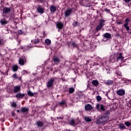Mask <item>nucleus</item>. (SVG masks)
<instances>
[{
  "label": "nucleus",
  "mask_w": 131,
  "mask_h": 131,
  "mask_svg": "<svg viewBox=\"0 0 131 131\" xmlns=\"http://www.w3.org/2000/svg\"><path fill=\"white\" fill-rule=\"evenodd\" d=\"M69 124H70V125H72L73 126H76V125L78 124V122L76 120L72 119L70 120Z\"/></svg>",
  "instance_id": "obj_8"
},
{
  "label": "nucleus",
  "mask_w": 131,
  "mask_h": 131,
  "mask_svg": "<svg viewBox=\"0 0 131 131\" xmlns=\"http://www.w3.org/2000/svg\"><path fill=\"white\" fill-rule=\"evenodd\" d=\"M56 118H57V120H59V119H60V120L63 119V117H57Z\"/></svg>",
  "instance_id": "obj_49"
},
{
  "label": "nucleus",
  "mask_w": 131,
  "mask_h": 131,
  "mask_svg": "<svg viewBox=\"0 0 131 131\" xmlns=\"http://www.w3.org/2000/svg\"><path fill=\"white\" fill-rule=\"evenodd\" d=\"M125 125H126V126H128V127L130 126V125H131L130 123H129V122L128 121H126L125 122Z\"/></svg>",
  "instance_id": "obj_40"
},
{
  "label": "nucleus",
  "mask_w": 131,
  "mask_h": 131,
  "mask_svg": "<svg viewBox=\"0 0 131 131\" xmlns=\"http://www.w3.org/2000/svg\"><path fill=\"white\" fill-rule=\"evenodd\" d=\"M106 21L103 19H101L100 20H99V25H100L101 26H104V25H105V22Z\"/></svg>",
  "instance_id": "obj_22"
},
{
  "label": "nucleus",
  "mask_w": 131,
  "mask_h": 131,
  "mask_svg": "<svg viewBox=\"0 0 131 131\" xmlns=\"http://www.w3.org/2000/svg\"><path fill=\"white\" fill-rule=\"evenodd\" d=\"M72 14V9L68 8L64 11L65 17H69Z\"/></svg>",
  "instance_id": "obj_5"
},
{
  "label": "nucleus",
  "mask_w": 131,
  "mask_h": 131,
  "mask_svg": "<svg viewBox=\"0 0 131 131\" xmlns=\"http://www.w3.org/2000/svg\"><path fill=\"white\" fill-rule=\"evenodd\" d=\"M0 23L2 25H6L8 24V21H7L6 18H3L1 20Z\"/></svg>",
  "instance_id": "obj_19"
},
{
  "label": "nucleus",
  "mask_w": 131,
  "mask_h": 131,
  "mask_svg": "<svg viewBox=\"0 0 131 131\" xmlns=\"http://www.w3.org/2000/svg\"><path fill=\"white\" fill-rule=\"evenodd\" d=\"M79 25H80V24L77 21H75L73 23V26H74V27L79 26Z\"/></svg>",
  "instance_id": "obj_28"
},
{
  "label": "nucleus",
  "mask_w": 131,
  "mask_h": 131,
  "mask_svg": "<svg viewBox=\"0 0 131 131\" xmlns=\"http://www.w3.org/2000/svg\"><path fill=\"white\" fill-rule=\"evenodd\" d=\"M3 45H5V41L4 40L0 39V46H3Z\"/></svg>",
  "instance_id": "obj_42"
},
{
  "label": "nucleus",
  "mask_w": 131,
  "mask_h": 131,
  "mask_svg": "<svg viewBox=\"0 0 131 131\" xmlns=\"http://www.w3.org/2000/svg\"><path fill=\"white\" fill-rule=\"evenodd\" d=\"M19 129H22V127H20L19 128Z\"/></svg>",
  "instance_id": "obj_52"
},
{
  "label": "nucleus",
  "mask_w": 131,
  "mask_h": 131,
  "mask_svg": "<svg viewBox=\"0 0 131 131\" xmlns=\"http://www.w3.org/2000/svg\"><path fill=\"white\" fill-rule=\"evenodd\" d=\"M50 10L52 13H55V12H56V10H57V8H56V7L51 5L50 6Z\"/></svg>",
  "instance_id": "obj_20"
},
{
  "label": "nucleus",
  "mask_w": 131,
  "mask_h": 131,
  "mask_svg": "<svg viewBox=\"0 0 131 131\" xmlns=\"http://www.w3.org/2000/svg\"><path fill=\"white\" fill-rule=\"evenodd\" d=\"M127 106L129 108H131V100L127 103Z\"/></svg>",
  "instance_id": "obj_45"
},
{
  "label": "nucleus",
  "mask_w": 131,
  "mask_h": 131,
  "mask_svg": "<svg viewBox=\"0 0 131 131\" xmlns=\"http://www.w3.org/2000/svg\"><path fill=\"white\" fill-rule=\"evenodd\" d=\"M104 11H105V12H106L107 13H110V10H109V9H107V8H105V9H104Z\"/></svg>",
  "instance_id": "obj_46"
},
{
  "label": "nucleus",
  "mask_w": 131,
  "mask_h": 131,
  "mask_svg": "<svg viewBox=\"0 0 131 131\" xmlns=\"http://www.w3.org/2000/svg\"><path fill=\"white\" fill-rule=\"evenodd\" d=\"M17 112H19V110H17Z\"/></svg>",
  "instance_id": "obj_53"
},
{
  "label": "nucleus",
  "mask_w": 131,
  "mask_h": 131,
  "mask_svg": "<svg viewBox=\"0 0 131 131\" xmlns=\"http://www.w3.org/2000/svg\"><path fill=\"white\" fill-rule=\"evenodd\" d=\"M12 77L14 79H18V76L17 75V74L15 73L13 75Z\"/></svg>",
  "instance_id": "obj_38"
},
{
  "label": "nucleus",
  "mask_w": 131,
  "mask_h": 131,
  "mask_svg": "<svg viewBox=\"0 0 131 131\" xmlns=\"http://www.w3.org/2000/svg\"><path fill=\"white\" fill-rule=\"evenodd\" d=\"M59 105H65L66 104V102L65 101H61L59 102Z\"/></svg>",
  "instance_id": "obj_41"
},
{
  "label": "nucleus",
  "mask_w": 131,
  "mask_h": 131,
  "mask_svg": "<svg viewBox=\"0 0 131 131\" xmlns=\"http://www.w3.org/2000/svg\"><path fill=\"white\" fill-rule=\"evenodd\" d=\"M84 109L86 111H90L93 109V106L90 104H85L84 106Z\"/></svg>",
  "instance_id": "obj_12"
},
{
  "label": "nucleus",
  "mask_w": 131,
  "mask_h": 131,
  "mask_svg": "<svg viewBox=\"0 0 131 131\" xmlns=\"http://www.w3.org/2000/svg\"><path fill=\"white\" fill-rule=\"evenodd\" d=\"M84 119L86 122H90V121H92V118H90L89 117H84Z\"/></svg>",
  "instance_id": "obj_26"
},
{
  "label": "nucleus",
  "mask_w": 131,
  "mask_h": 131,
  "mask_svg": "<svg viewBox=\"0 0 131 131\" xmlns=\"http://www.w3.org/2000/svg\"><path fill=\"white\" fill-rule=\"evenodd\" d=\"M117 94L119 96H124L125 95V91L123 89H120L117 91Z\"/></svg>",
  "instance_id": "obj_10"
},
{
  "label": "nucleus",
  "mask_w": 131,
  "mask_h": 131,
  "mask_svg": "<svg viewBox=\"0 0 131 131\" xmlns=\"http://www.w3.org/2000/svg\"><path fill=\"white\" fill-rule=\"evenodd\" d=\"M29 48H32V46H31V47H30Z\"/></svg>",
  "instance_id": "obj_54"
},
{
  "label": "nucleus",
  "mask_w": 131,
  "mask_h": 131,
  "mask_svg": "<svg viewBox=\"0 0 131 131\" xmlns=\"http://www.w3.org/2000/svg\"><path fill=\"white\" fill-rule=\"evenodd\" d=\"M53 61L55 64H59L60 63V59L56 56L53 57Z\"/></svg>",
  "instance_id": "obj_16"
},
{
  "label": "nucleus",
  "mask_w": 131,
  "mask_h": 131,
  "mask_svg": "<svg viewBox=\"0 0 131 131\" xmlns=\"http://www.w3.org/2000/svg\"><path fill=\"white\" fill-rule=\"evenodd\" d=\"M92 84H93L94 86H97V85H99V81H98L97 80H93L92 81Z\"/></svg>",
  "instance_id": "obj_24"
},
{
  "label": "nucleus",
  "mask_w": 131,
  "mask_h": 131,
  "mask_svg": "<svg viewBox=\"0 0 131 131\" xmlns=\"http://www.w3.org/2000/svg\"><path fill=\"white\" fill-rule=\"evenodd\" d=\"M71 46H72V48H78V45H76V43H75V42H72V43H71Z\"/></svg>",
  "instance_id": "obj_30"
},
{
  "label": "nucleus",
  "mask_w": 131,
  "mask_h": 131,
  "mask_svg": "<svg viewBox=\"0 0 131 131\" xmlns=\"http://www.w3.org/2000/svg\"><path fill=\"white\" fill-rule=\"evenodd\" d=\"M22 50H23L24 51L29 50V47L24 46V47L22 48Z\"/></svg>",
  "instance_id": "obj_37"
},
{
  "label": "nucleus",
  "mask_w": 131,
  "mask_h": 131,
  "mask_svg": "<svg viewBox=\"0 0 131 131\" xmlns=\"http://www.w3.org/2000/svg\"><path fill=\"white\" fill-rule=\"evenodd\" d=\"M56 28L59 29L58 31H60V30L62 29L64 26V24L62 22H58L56 24Z\"/></svg>",
  "instance_id": "obj_7"
},
{
  "label": "nucleus",
  "mask_w": 131,
  "mask_h": 131,
  "mask_svg": "<svg viewBox=\"0 0 131 131\" xmlns=\"http://www.w3.org/2000/svg\"><path fill=\"white\" fill-rule=\"evenodd\" d=\"M52 43V41L49 39H46L45 40V43L47 45V46H50L51 43Z\"/></svg>",
  "instance_id": "obj_27"
},
{
  "label": "nucleus",
  "mask_w": 131,
  "mask_h": 131,
  "mask_svg": "<svg viewBox=\"0 0 131 131\" xmlns=\"http://www.w3.org/2000/svg\"><path fill=\"white\" fill-rule=\"evenodd\" d=\"M106 70H107V71H108V72H107V73H110V70L108 69H106Z\"/></svg>",
  "instance_id": "obj_50"
},
{
  "label": "nucleus",
  "mask_w": 131,
  "mask_h": 131,
  "mask_svg": "<svg viewBox=\"0 0 131 131\" xmlns=\"http://www.w3.org/2000/svg\"><path fill=\"white\" fill-rule=\"evenodd\" d=\"M119 128L121 129H125V128H126V127H125V126H124V124H120Z\"/></svg>",
  "instance_id": "obj_31"
},
{
  "label": "nucleus",
  "mask_w": 131,
  "mask_h": 131,
  "mask_svg": "<svg viewBox=\"0 0 131 131\" xmlns=\"http://www.w3.org/2000/svg\"><path fill=\"white\" fill-rule=\"evenodd\" d=\"M123 59H124V57L122 56V53H116L110 56V61L111 62H114V61L119 62V61H122Z\"/></svg>",
  "instance_id": "obj_1"
},
{
  "label": "nucleus",
  "mask_w": 131,
  "mask_h": 131,
  "mask_svg": "<svg viewBox=\"0 0 131 131\" xmlns=\"http://www.w3.org/2000/svg\"><path fill=\"white\" fill-rule=\"evenodd\" d=\"M124 82L125 83H126V82H127V80H124Z\"/></svg>",
  "instance_id": "obj_51"
},
{
  "label": "nucleus",
  "mask_w": 131,
  "mask_h": 131,
  "mask_svg": "<svg viewBox=\"0 0 131 131\" xmlns=\"http://www.w3.org/2000/svg\"><path fill=\"white\" fill-rule=\"evenodd\" d=\"M21 111L23 113L27 112V111H28V108L26 107H22L21 109Z\"/></svg>",
  "instance_id": "obj_32"
},
{
  "label": "nucleus",
  "mask_w": 131,
  "mask_h": 131,
  "mask_svg": "<svg viewBox=\"0 0 131 131\" xmlns=\"http://www.w3.org/2000/svg\"><path fill=\"white\" fill-rule=\"evenodd\" d=\"M20 86H15L14 87L13 89V92H14L15 94L16 93H18V92H20Z\"/></svg>",
  "instance_id": "obj_18"
},
{
  "label": "nucleus",
  "mask_w": 131,
  "mask_h": 131,
  "mask_svg": "<svg viewBox=\"0 0 131 131\" xmlns=\"http://www.w3.org/2000/svg\"><path fill=\"white\" fill-rule=\"evenodd\" d=\"M3 14H9L11 12V8L10 7H4L3 9Z\"/></svg>",
  "instance_id": "obj_9"
},
{
  "label": "nucleus",
  "mask_w": 131,
  "mask_h": 131,
  "mask_svg": "<svg viewBox=\"0 0 131 131\" xmlns=\"http://www.w3.org/2000/svg\"><path fill=\"white\" fill-rule=\"evenodd\" d=\"M18 34H24V31L22 30H19L17 31Z\"/></svg>",
  "instance_id": "obj_36"
},
{
  "label": "nucleus",
  "mask_w": 131,
  "mask_h": 131,
  "mask_svg": "<svg viewBox=\"0 0 131 131\" xmlns=\"http://www.w3.org/2000/svg\"><path fill=\"white\" fill-rule=\"evenodd\" d=\"M96 107V109L98 110V111H105L106 110L103 104L97 103Z\"/></svg>",
  "instance_id": "obj_4"
},
{
  "label": "nucleus",
  "mask_w": 131,
  "mask_h": 131,
  "mask_svg": "<svg viewBox=\"0 0 131 131\" xmlns=\"http://www.w3.org/2000/svg\"><path fill=\"white\" fill-rule=\"evenodd\" d=\"M96 99L97 102H100V101H102V97L98 95L96 97Z\"/></svg>",
  "instance_id": "obj_34"
},
{
  "label": "nucleus",
  "mask_w": 131,
  "mask_h": 131,
  "mask_svg": "<svg viewBox=\"0 0 131 131\" xmlns=\"http://www.w3.org/2000/svg\"><path fill=\"white\" fill-rule=\"evenodd\" d=\"M130 19L128 18H126L125 22V23L124 24V27L126 28L127 31L129 30V27H128V22L130 21Z\"/></svg>",
  "instance_id": "obj_6"
},
{
  "label": "nucleus",
  "mask_w": 131,
  "mask_h": 131,
  "mask_svg": "<svg viewBox=\"0 0 131 131\" xmlns=\"http://www.w3.org/2000/svg\"><path fill=\"white\" fill-rule=\"evenodd\" d=\"M27 94L28 95V96H29L30 97H33L34 93L31 92V91H28L27 92Z\"/></svg>",
  "instance_id": "obj_29"
},
{
  "label": "nucleus",
  "mask_w": 131,
  "mask_h": 131,
  "mask_svg": "<svg viewBox=\"0 0 131 131\" xmlns=\"http://www.w3.org/2000/svg\"><path fill=\"white\" fill-rule=\"evenodd\" d=\"M70 94H72V93H74V88H70L69 89Z\"/></svg>",
  "instance_id": "obj_33"
},
{
  "label": "nucleus",
  "mask_w": 131,
  "mask_h": 131,
  "mask_svg": "<svg viewBox=\"0 0 131 131\" xmlns=\"http://www.w3.org/2000/svg\"><path fill=\"white\" fill-rule=\"evenodd\" d=\"M56 79H58V78H57V77H54L50 78L47 83V88H52V86L54 85V81H55Z\"/></svg>",
  "instance_id": "obj_3"
},
{
  "label": "nucleus",
  "mask_w": 131,
  "mask_h": 131,
  "mask_svg": "<svg viewBox=\"0 0 131 131\" xmlns=\"http://www.w3.org/2000/svg\"><path fill=\"white\" fill-rule=\"evenodd\" d=\"M125 3H129L131 0H123Z\"/></svg>",
  "instance_id": "obj_48"
},
{
  "label": "nucleus",
  "mask_w": 131,
  "mask_h": 131,
  "mask_svg": "<svg viewBox=\"0 0 131 131\" xmlns=\"http://www.w3.org/2000/svg\"><path fill=\"white\" fill-rule=\"evenodd\" d=\"M36 125L38 127H42L43 126V123L40 121H38L36 122Z\"/></svg>",
  "instance_id": "obj_17"
},
{
  "label": "nucleus",
  "mask_w": 131,
  "mask_h": 131,
  "mask_svg": "<svg viewBox=\"0 0 131 131\" xmlns=\"http://www.w3.org/2000/svg\"><path fill=\"white\" fill-rule=\"evenodd\" d=\"M15 97L16 98H18V99H22L23 97H25V94L18 93L15 95Z\"/></svg>",
  "instance_id": "obj_15"
},
{
  "label": "nucleus",
  "mask_w": 131,
  "mask_h": 131,
  "mask_svg": "<svg viewBox=\"0 0 131 131\" xmlns=\"http://www.w3.org/2000/svg\"><path fill=\"white\" fill-rule=\"evenodd\" d=\"M109 120V117L106 115L101 116L96 121L97 124H106L107 122Z\"/></svg>",
  "instance_id": "obj_2"
},
{
  "label": "nucleus",
  "mask_w": 131,
  "mask_h": 131,
  "mask_svg": "<svg viewBox=\"0 0 131 131\" xmlns=\"http://www.w3.org/2000/svg\"><path fill=\"white\" fill-rule=\"evenodd\" d=\"M11 106L16 108V107H17V104H16L15 102H12L11 104Z\"/></svg>",
  "instance_id": "obj_43"
},
{
  "label": "nucleus",
  "mask_w": 131,
  "mask_h": 131,
  "mask_svg": "<svg viewBox=\"0 0 131 131\" xmlns=\"http://www.w3.org/2000/svg\"><path fill=\"white\" fill-rule=\"evenodd\" d=\"M105 84L106 85H111L113 84V81L112 80H108L105 82Z\"/></svg>",
  "instance_id": "obj_21"
},
{
  "label": "nucleus",
  "mask_w": 131,
  "mask_h": 131,
  "mask_svg": "<svg viewBox=\"0 0 131 131\" xmlns=\"http://www.w3.org/2000/svg\"><path fill=\"white\" fill-rule=\"evenodd\" d=\"M117 24H122V21H120V20H117Z\"/></svg>",
  "instance_id": "obj_47"
},
{
  "label": "nucleus",
  "mask_w": 131,
  "mask_h": 131,
  "mask_svg": "<svg viewBox=\"0 0 131 131\" xmlns=\"http://www.w3.org/2000/svg\"><path fill=\"white\" fill-rule=\"evenodd\" d=\"M38 42H39V39H37L35 40V41H34V43L35 44L38 43Z\"/></svg>",
  "instance_id": "obj_44"
},
{
  "label": "nucleus",
  "mask_w": 131,
  "mask_h": 131,
  "mask_svg": "<svg viewBox=\"0 0 131 131\" xmlns=\"http://www.w3.org/2000/svg\"><path fill=\"white\" fill-rule=\"evenodd\" d=\"M18 66L17 65H14L13 66H12V71H13V72H16V71H17V70H18Z\"/></svg>",
  "instance_id": "obj_23"
},
{
  "label": "nucleus",
  "mask_w": 131,
  "mask_h": 131,
  "mask_svg": "<svg viewBox=\"0 0 131 131\" xmlns=\"http://www.w3.org/2000/svg\"><path fill=\"white\" fill-rule=\"evenodd\" d=\"M102 27H103L102 26H101L100 25H99L96 28V30L97 31H99V30H100L101 29V28H102Z\"/></svg>",
  "instance_id": "obj_35"
},
{
  "label": "nucleus",
  "mask_w": 131,
  "mask_h": 131,
  "mask_svg": "<svg viewBox=\"0 0 131 131\" xmlns=\"http://www.w3.org/2000/svg\"><path fill=\"white\" fill-rule=\"evenodd\" d=\"M18 63L19 64V65H24V63H25L24 62V60L22 58H19V60H18Z\"/></svg>",
  "instance_id": "obj_25"
},
{
  "label": "nucleus",
  "mask_w": 131,
  "mask_h": 131,
  "mask_svg": "<svg viewBox=\"0 0 131 131\" xmlns=\"http://www.w3.org/2000/svg\"><path fill=\"white\" fill-rule=\"evenodd\" d=\"M116 74L117 75H119V76H122V74L121 73L119 72L118 71H116Z\"/></svg>",
  "instance_id": "obj_39"
},
{
  "label": "nucleus",
  "mask_w": 131,
  "mask_h": 131,
  "mask_svg": "<svg viewBox=\"0 0 131 131\" xmlns=\"http://www.w3.org/2000/svg\"><path fill=\"white\" fill-rule=\"evenodd\" d=\"M36 11L37 13H39V14H43V8L40 7V6H38L37 8H36Z\"/></svg>",
  "instance_id": "obj_11"
},
{
  "label": "nucleus",
  "mask_w": 131,
  "mask_h": 131,
  "mask_svg": "<svg viewBox=\"0 0 131 131\" xmlns=\"http://www.w3.org/2000/svg\"><path fill=\"white\" fill-rule=\"evenodd\" d=\"M82 3L84 7H90V0H82Z\"/></svg>",
  "instance_id": "obj_13"
},
{
  "label": "nucleus",
  "mask_w": 131,
  "mask_h": 131,
  "mask_svg": "<svg viewBox=\"0 0 131 131\" xmlns=\"http://www.w3.org/2000/svg\"><path fill=\"white\" fill-rule=\"evenodd\" d=\"M111 38V34L109 33H106L103 35V39L106 38V39H110Z\"/></svg>",
  "instance_id": "obj_14"
}]
</instances>
